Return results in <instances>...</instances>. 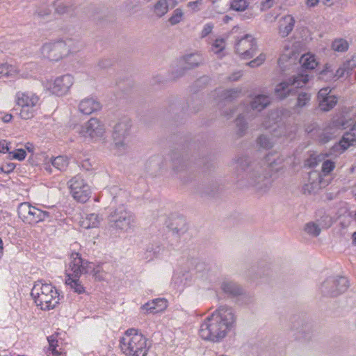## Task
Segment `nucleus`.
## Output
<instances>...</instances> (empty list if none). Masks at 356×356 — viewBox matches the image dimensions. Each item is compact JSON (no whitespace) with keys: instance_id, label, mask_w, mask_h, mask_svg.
<instances>
[{"instance_id":"18","label":"nucleus","mask_w":356,"mask_h":356,"mask_svg":"<svg viewBox=\"0 0 356 356\" xmlns=\"http://www.w3.org/2000/svg\"><path fill=\"white\" fill-rule=\"evenodd\" d=\"M105 132L104 125L97 118H90L83 127L82 133L91 138H102Z\"/></svg>"},{"instance_id":"63","label":"nucleus","mask_w":356,"mask_h":356,"mask_svg":"<svg viewBox=\"0 0 356 356\" xmlns=\"http://www.w3.org/2000/svg\"><path fill=\"white\" fill-rule=\"evenodd\" d=\"M241 76L242 72L241 71L235 72L228 77V80L230 81H236L241 78Z\"/></svg>"},{"instance_id":"59","label":"nucleus","mask_w":356,"mask_h":356,"mask_svg":"<svg viewBox=\"0 0 356 356\" xmlns=\"http://www.w3.org/2000/svg\"><path fill=\"white\" fill-rule=\"evenodd\" d=\"M276 0H264L261 3V8L262 10H266L270 8L275 3Z\"/></svg>"},{"instance_id":"7","label":"nucleus","mask_w":356,"mask_h":356,"mask_svg":"<svg viewBox=\"0 0 356 356\" xmlns=\"http://www.w3.org/2000/svg\"><path fill=\"white\" fill-rule=\"evenodd\" d=\"M309 81V75L298 74L286 81L278 83L275 88V95L280 100L296 95V89L302 88Z\"/></svg>"},{"instance_id":"64","label":"nucleus","mask_w":356,"mask_h":356,"mask_svg":"<svg viewBox=\"0 0 356 356\" xmlns=\"http://www.w3.org/2000/svg\"><path fill=\"white\" fill-rule=\"evenodd\" d=\"M345 74H346V70L342 65L339 68L337 69L336 72L334 73V77H337V79L343 76Z\"/></svg>"},{"instance_id":"28","label":"nucleus","mask_w":356,"mask_h":356,"mask_svg":"<svg viewBox=\"0 0 356 356\" xmlns=\"http://www.w3.org/2000/svg\"><path fill=\"white\" fill-rule=\"evenodd\" d=\"M295 25V19L291 15L282 17L280 21L279 33L282 38H285L292 31Z\"/></svg>"},{"instance_id":"37","label":"nucleus","mask_w":356,"mask_h":356,"mask_svg":"<svg viewBox=\"0 0 356 356\" xmlns=\"http://www.w3.org/2000/svg\"><path fill=\"white\" fill-rule=\"evenodd\" d=\"M68 164L69 161L66 156H58L51 160V165L59 171L65 170Z\"/></svg>"},{"instance_id":"30","label":"nucleus","mask_w":356,"mask_h":356,"mask_svg":"<svg viewBox=\"0 0 356 356\" xmlns=\"http://www.w3.org/2000/svg\"><path fill=\"white\" fill-rule=\"evenodd\" d=\"M296 94H297V101L293 107V109L296 111L299 112L300 110H301L302 108H303L305 107L308 106L310 104V101L312 99V94L309 92H303V91L298 92V90H297L298 88H296Z\"/></svg>"},{"instance_id":"53","label":"nucleus","mask_w":356,"mask_h":356,"mask_svg":"<svg viewBox=\"0 0 356 356\" xmlns=\"http://www.w3.org/2000/svg\"><path fill=\"white\" fill-rule=\"evenodd\" d=\"M9 154H12L13 159L18 161H23L26 156V152L23 149H17L15 152H9Z\"/></svg>"},{"instance_id":"4","label":"nucleus","mask_w":356,"mask_h":356,"mask_svg":"<svg viewBox=\"0 0 356 356\" xmlns=\"http://www.w3.org/2000/svg\"><path fill=\"white\" fill-rule=\"evenodd\" d=\"M120 347L127 356H147L150 346L147 339L134 328L126 330L120 339Z\"/></svg>"},{"instance_id":"27","label":"nucleus","mask_w":356,"mask_h":356,"mask_svg":"<svg viewBox=\"0 0 356 356\" xmlns=\"http://www.w3.org/2000/svg\"><path fill=\"white\" fill-rule=\"evenodd\" d=\"M356 143V122L353 124L349 131L343 134L339 145L342 151H345L350 146L355 145Z\"/></svg>"},{"instance_id":"21","label":"nucleus","mask_w":356,"mask_h":356,"mask_svg":"<svg viewBox=\"0 0 356 356\" xmlns=\"http://www.w3.org/2000/svg\"><path fill=\"white\" fill-rule=\"evenodd\" d=\"M322 179L321 173L316 171L311 172L309 174V183L302 186V193L304 194L315 193L318 189L325 186Z\"/></svg>"},{"instance_id":"48","label":"nucleus","mask_w":356,"mask_h":356,"mask_svg":"<svg viewBox=\"0 0 356 356\" xmlns=\"http://www.w3.org/2000/svg\"><path fill=\"white\" fill-rule=\"evenodd\" d=\"M184 13L180 8L175 9L172 16L169 18V22L171 25H175L179 23L183 17Z\"/></svg>"},{"instance_id":"46","label":"nucleus","mask_w":356,"mask_h":356,"mask_svg":"<svg viewBox=\"0 0 356 356\" xmlns=\"http://www.w3.org/2000/svg\"><path fill=\"white\" fill-rule=\"evenodd\" d=\"M249 5L247 0H232L231 2V8L234 10L241 12L246 10Z\"/></svg>"},{"instance_id":"41","label":"nucleus","mask_w":356,"mask_h":356,"mask_svg":"<svg viewBox=\"0 0 356 356\" xmlns=\"http://www.w3.org/2000/svg\"><path fill=\"white\" fill-rule=\"evenodd\" d=\"M21 109L19 111V115L22 119L29 120L34 116L35 111L38 109L36 106H30L27 105L20 106Z\"/></svg>"},{"instance_id":"50","label":"nucleus","mask_w":356,"mask_h":356,"mask_svg":"<svg viewBox=\"0 0 356 356\" xmlns=\"http://www.w3.org/2000/svg\"><path fill=\"white\" fill-rule=\"evenodd\" d=\"M335 168V163L331 160H326L323 161L321 167V171L323 175H328Z\"/></svg>"},{"instance_id":"55","label":"nucleus","mask_w":356,"mask_h":356,"mask_svg":"<svg viewBox=\"0 0 356 356\" xmlns=\"http://www.w3.org/2000/svg\"><path fill=\"white\" fill-rule=\"evenodd\" d=\"M50 13L51 9L47 6H44L43 8L35 11V16L38 18H42L48 16Z\"/></svg>"},{"instance_id":"32","label":"nucleus","mask_w":356,"mask_h":356,"mask_svg":"<svg viewBox=\"0 0 356 356\" xmlns=\"http://www.w3.org/2000/svg\"><path fill=\"white\" fill-rule=\"evenodd\" d=\"M15 67L8 63H0V79L13 78L17 75Z\"/></svg>"},{"instance_id":"10","label":"nucleus","mask_w":356,"mask_h":356,"mask_svg":"<svg viewBox=\"0 0 356 356\" xmlns=\"http://www.w3.org/2000/svg\"><path fill=\"white\" fill-rule=\"evenodd\" d=\"M71 42V39H67L45 43L41 48V53L49 60L57 61L72 50L70 47Z\"/></svg>"},{"instance_id":"51","label":"nucleus","mask_w":356,"mask_h":356,"mask_svg":"<svg viewBox=\"0 0 356 356\" xmlns=\"http://www.w3.org/2000/svg\"><path fill=\"white\" fill-rule=\"evenodd\" d=\"M346 70V74L348 75L350 72L356 67V54L353 55L350 60H346L343 64Z\"/></svg>"},{"instance_id":"42","label":"nucleus","mask_w":356,"mask_h":356,"mask_svg":"<svg viewBox=\"0 0 356 356\" xmlns=\"http://www.w3.org/2000/svg\"><path fill=\"white\" fill-rule=\"evenodd\" d=\"M332 48L335 51L344 52L348 49V43L344 39H336L332 42Z\"/></svg>"},{"instance_id":"45","label":"nucleus","mask_w":356,"mask_h":356,"mask_svg":"<svg viewBox=\"0 0 356 356\" xmlns=\"http://www.w3.org/2000/svg\"><path fill=\"white\" fill-rule=\"evenodd\" d=\"M305 231L308 234L316 237L320 234L321 229L317 224L310 222L305 225Z\"/></svg>"},{"instance_id":"47","label":"nucleus","mask_w":356,"mask_h":356,"mask_svg":"<svg viewBox=\"0 0 356 356\" xmlns=\"http://www.w3.org/2000/svg\"><path fill=\"white\" fill-rule=\"evenodd\" d=\"M241 93V89L238 88L229 89L225 91L224 98L228 101H232L238 98Z\"/></svg>"},{"instance_id":"49","label":"nucleus","mask_w":356,"mask_h":356,"mask_svg":"<svg viewBox=\"0 0 356 356\" xmlns=\"http://www.w3.org/2000/svg\"><path fill=\"white\" fill-rule=\"evenodd\" d=\"M219 190V186L217 182H212L210 185L204 187V193L207 195L213 197L217 194Z\"/></svg>"},{"instance_id":"40","label":"nucleus","mask_w":356,"mask_h":356,"mask_svg":"<svg viewBox=\"0 0 356 356\" xmlns=\"http://www.w3.org/2000/svg\"><path fill=\"white\" fill-rule=\"evenodd\" d=\"M257 143L260 147L266 149L272 148L275 144V141L271 136L264 134L258 137Z\"/></svg>"},{"instance_id":"16","label":"nucleus","mask_w":356,"mask_h":356,"mask_svg":"<svg viewBox=\"0 0 356 356\" xmlns=\"http://www.w3.org/2000/svg\"><path fill=\"white\" fill-rule=\"evenodd\" d=\"M74 79L70 74H65L57 77L49 85L51 92L58 96L66 94L73 85Z\"/></svg>"},{"instance_id":"1","label":"nucleus","mask_w":356,"mask_h":356,"mask_svg":"<svg viewBox=\"0 0 356 356\" xmlns=\"http://www.w3.org/2000/svg\"><path fill=\"white\" fill-rule=\"evenodd\" d=\"M284 161L283 156L277 152L255 160L248 156H238L232 161L236 184L239 188L252 187L258 193H265L272 186L273 174L282 168Z\"/></svg>"},{"instance_id":"11","label":"nucleus","mask_w":356,"mask_h":356,"mask_svg":"<svg viewBox=\"0 0 356 356\" xmlns=\"http://www.w3.org/2000/svg\"><path fill=\"white\" fill-rule=\"evenodd\" d=\"M349 287L347 277L344 276L330 277L321 286V291L324 296L336 297L344 293Z\"/></svg>"},{"instance_id":"15","label":"nucleus","mask_w":356,"mask_h":356,"mask_svg":"<svg viewBox=\"0 0 356 356\" xmlns=\"http://www.w3.org/2000/svg\"><path fill=\"white\" fill-rule=\"evenodd\" d=\"M172 168L176 171H181L191 165V163L193 162L195 165H198L199 163V152H195V155L192 156V159L188 156V154L181 155V153L177 150H173L169 155Z\"/></svg>"},{"instance_id":"24","label":"nucleus","mask_w":356,"mask_h":356,"mask_svg":"<svg viewBox=\"0 0 356 356\" xmlns=\"http://www.w3.org/2000/svg\"><path fill=\"white\" fill-rule=\"evenodd\" d=\"M220 289L229 297H237L243 294V288L236 282L231 280H225L222 282Z\"/></svg>"},{"instance_id":"54","label":"nucleus","mask_w":356,"mask_h":356,"mask_svg":"<svg viewBox=\"0 0 356 356\" xmlns=\"http://www.w3.org/2000/svg\"><path fill=\"white\" fill-rule=\"evenodd\" d=\"M266 56L264 54H261L259 56H257L255 59L250 61L248 63V65H249L251 67H255L261 65L263 62L265 60Z\"/></svg>"},{"instance_id":"34","label":"nucleus","mask_w":356,"mask_h":356,"mask_svg":"<svg viewBox=\"0 0 356 356\" xmlns=\"http://www.w3.org/2000/svg\"><path fill=\"white\" fill-rule=\"evenodd\" d=\"M163 250L162 248L157 244H149L147 246L144 258L147 261H151L154 258L158 257Z\"/></svg>"},{"instance_id":"20","label":"nucleus","mask_w":356,"mask_h":356,"mask_svg":"<svg viewBox=\"0 0 356 356\" xmlns=\"http://www.w3.org/2000/svg\"><path fill=\"white\" fill-rule=\"evenodd\" d=\"M167 227L173 234L180 236L188 229L186 220L181 216L173 215L166 221Z\"/></svg>"},{"instance_id":"31","label":"nucleus","mask_w":356,"mask_h":356,"mask_svg":"<svg viewBox=\"0 0 356 356\" xmlns=\"http://www.w3.org/2000/svg\"><path fill=\"white\" fill-rule=\"evenodd\" d=\"M182 60L186 69L191 70L199 66L200 63V54L197 52L186 54L183 56Z\"/></svg>"},{"instance_id":"35","label":"nucleus","mask_w":356,"mask_h":356,"mask_svg":"<svg viewBox=\"0 0 356 356\" xmlns=\"http://www.w3.org/2000/svg\"><path fill=\"white\" fill-rule=\"evenodd\" d=\"M100 218L96 213H90L82 221L81 226L85 229L97 227L99 225Z\"/></svg>"},{"instance_id":"58","label":"nucleus","mask_w":356,"mask_h":356,"mask_svg":"<svg viewBox=\"0 0 356 356\" xmlns=\"http://www.w3.org/2000/svg\"><path fill=\"white\" fill-rule=\"evenodd\" d=\"M213 28V24L211 23L206 24L204 26L203 30H202V38L206 37L209 33H211Z\"/></svg>"},{"instance_id":"44","label":"nucleus","mask_w":356,"mask_h":356,"mask_svg":"<svg viewBox=\"0 0 356 356\" xmlns=\"http://www.w3.org/2000/svg\"><path fill=\"white\" fill-rule=\"evenodd\" d=\"M334 78V72L332 67L329 65H325L323 70L319 73V79L325 81H331Z\"/></svg>"},{"instance_id":"3","label":"nucleus","mask_w":356,"mask_h":356,"mask_svg":"<svg viewBox=\"0 0 356 356\" xmlns=\"http://www.w3.org/2000/svg\"><path fill=\"white\" fill-rule=\"evenodd\" d=\"M31 296L38 307H40L42 310L47 311L54 309L63 298L54 286L43 280H38L35 282Z\"/></svg>"},{"instance_id":"8","label":"nucleus","mask_w":356,"mask_h":356,"mask_svg":"<svg viewBox=\"0 0 356 356\" xmlns=\"http://www.w3.org/2000/svg\"><path fill=\"white\" fill-rule=\"evenodd\" d=\"M135 222L134 216L123 206L111 211L108 216V225L115 230L127 232Z\"/></svg>"},{"instance_id":"17","label":"nucleus","mask_w":356,"mask_h":356,"mask_svg":"<svg viewBox=\"0 0 356 356\" xmlns=\"http://www.w3.org/2000/svg\"><path fill=\"white\" fill-rule=\"evenodd\" d=\"M328 88H323L318 92V106L323 111H329L332 109L337 103V98L334 95H330Z\"/></svg>"},{"instance_id":"5","label":"nucleus","mask_w":356,"mask_h":356,"mask_svg":"<svg viewBox=\"0 0 356 356\" xmlns=\"http://www.w3.org/2000/svg\"><path fill=\"white\" fill-rule=\"evenodd\" d=\"M70 268L72 275H67L65 284L78 294L86 292L85 287L79 280L81 274H88L93 270L92 263L82 259L78 252H72L70 255Z\"/></svg>"},{"instance_id":"39","label":"nucleus","mask_w":356,"mask_h":356,"mask_svg":"<svg viewBox=\"0 0 356 356\" xmlns=\"http://www.w3.org/2000/svg\"><path fill=\"white\" fill-rule=\"evenodd\" d=\"M70 0H58L54 2V8L56 13L58 14H64L70 11L71 8Z\"/></svg>"},{"instance_id":"29","label":"nucleus","mask_w":356,"mask_h":356,"mask_svg":"<svg viewBox=\"0 0 356 356\" xmlns=\"http://www.w3.org/2000/svg\"><path fill=\"white\" fill-rule=\"evenodd\" d=\"M271 98L269 95L260 94L256 95L250 102V106L252 110L261 111L270 105Z\"/></svg>"},{"instance_id":"36","label":"nucleus","mask_w":356,"mask_h":356,"mask_svg":"<svg viewBox=\"0 0 356 356\" xmlns=\"http://www.w3.org/2000/svg\"><path fill=\"white\" fill-rule=\"evenodd\" d=\"M216 168L215 157L213 154L202 156V172L211 171Z\"/></svg>"},{"instance_id":"6","label":"nucleus","mask_w":356,"mask_h":356,"mask_svg":"<svg viewBox=\"0 0 356 356\" xmlns=\"http://www.w3.org/2000/svg\"><path fill=\"white\" fill-rule=\"evenodd\" d=\"M49 211H44L40 208L32 206L29 202H22L17 208L19 217L23 222L28 224H36L42 221H51L58 217L59 212L54 207L49 208Z\"/></svg>"},{"instance_id":"2","label":"nucleus","mask_w":356,"mask_h":356,"mask_svg":"<svg viewBox=\"0 0 356 356\" xmlns=\"http://www.w3.org/2000/svg\"><path fill=\"white\" fill-rule=\"evenodd\" d=\"M236 317L232 307L222 305L202 323V339L219 343L234 329Z\"/></svg>"},{"instance_id":"52","label":"nucleus","mask_w":356,"mask_h":356,"mask_svg":"<svg viewBox=\"0 0 356 356\" xmlns=\"http://www.w3.org/2000/svg\"><path fill=\"white\" fill-rule=\"evenodd\" d=\"M186 71H188V70H186L184 66L176 70H174L171 72L170 79L171 80L175 81L182 77L185 74Z\"/></svg>"},{"instance_id":"43","label":"nucleus","mask_w":356,"mask_h":356,"mask_svg":"<svg viewBox=\"0 0 356 356\" xmlns=\"http://www.w3.org/2000/svg\"><path fill=\"white\" fill-rule=\"evenodd\" d=\"M236 125L237 127V135L240 137L243 136L248 128V125L244 117L241 114L238 115L236 119Z\"/></svg>"},{"instance_id":"22","label":"nucleus","mask_w":356,"mask_h":356,"mask_svg":"<svg viewBox=\"0 0 356 356\" xmlns=\"http://www.w3.org/2000/svg\"><path fill=\"white\" fill-rule=\"evenodd\" d=\"M167 307L168 302L165 298H156L143 305L140 310L145 314H156L165 310Z\"/></svg>"},{"instance_id":"23","label":"nucleus","mask_w":356,"mask_h":356,"mask_svg":"<svg viewBox=\"0 0 356 356\" xmlns=\"http://www.w3.org/2000/svg\"><path fill=\"white\" fill-rule=\"evenodd\" d=\"M102 108L101 104L92 97L85 98L79 104V111L84 115H90Z\"/></svg>"},{"instance_id":"9","label":"nucleus","mask_w":356,"mask_h":356,"mask_svg":"<svg viewBox=\"0 0 356 356\" xmlns=\"http://www.w3.org/2000/svg\"><path fill=\"white\" fill-rule=\"evenodd\" d=\"M131 127V122L127 117L122 118L113 127V138L119 154L124 153L128 147L127 138Z\"/></svg>"},{"instance_id":"14","label":"nucleus","mask_w":356,"mask_h":356,"mask_svg":"<svg viewBox=\"0 0 356 356\" xmlns=\"http://www.w3.org/2000/svg\"><path fill=\"white\" fill-rule=\"evenodd\" d=\"M291 329L296 331V339L301 342H309L314 337L313 327L304 319L294 316L291 319Z\"/></svg>"},{"instance_id":"19","label":"nucleus","mask_w":356,"mask_h":356,"mask_svg":"<svg viewBox=\"0 0 356 356\" xmlns=\"http://www.w3.org/2000/svg\"><path fill=\"white\" fill-rule=\"evenodd\" d=\"M200 81L199 79H196L188 87V95L187 98V104L188 107L191 108L195 113H197L200 110Z\"/></svg>"},{"instance_id":"12","label":"nucleus","mask_w":356,"mask_h":356,"mask_svg":"<svg viewBox=\"0 0 356 356\" xmlns=\"http://www.w3.org/2000/svg\"><path fill=\"white\" fill-rule=\"evenodd\" d=\"M235 51L243 59H250L257 52L256 40L250 34L235 38Z\"/></svg>"},{"instance_id":"60","label":"nucleus","mask_w":356,"mask_h":356,"mask_svg":"<svg viewBox=\"0 0 356 356\" xmlns=\"http://www.w3.org/2000/svg\"><path fill=\"white\" fill-rule=\"evenodd\" d=\"M47 340L49 345V349H53L57 347L58 346V340L56 339V337L54 335H51L49 337H47Z\"/></svg>"},{"instance_id":"62","label":"nucleus","mask_w":356,"mask_h":356,"mask_svg":"<svg viewBox=\"0 0 356 356\" xmlns=\"http://www.w3.org/2000/svg\"><path fill=\"white\" fill-rule=\"evenodd\" d=\"M8 143L6 140L0 141V152L6 153L9 151Z\"/></svg>"},{"instance_id":"57","label":"nucleus","mask_w":356,"mask_h":356,"mask_svg":"<svg viewBox=\"0 0 356 356\" xmlns=\"http://www.w3.org/2000/svg\"><path fill=\"white\" fill-rule=\"evenodd\" d=\"M204 268L202 269V273H204V275H202V277L207 275V278L211 280L213 274L209 273H213L216 267L209 266L208 268H206L207 265L205 264H204Z\"/></svg>"},{"instance_id":"61","label":"nucleus","mask_w":356,"mask_h":356,"mask_svg":"<svg viewBox=\"0 0 356 356\" xmlns=\"http://www.w3.org/2000/svg\"><path fill=\"white\" fill-rule=\"evenodd\" d=\"M112 65V61L110 59H104L99 62L98 65L102 69H105Z\"/></svg>"},{"instance_id":"25","label":"nucleus","mask_w":356,"mask_h":356,"mask_svg":"<svg viewBox=\"0 0 356 356\" xmlns=\"http://www.w3.org/2000/svg\"><path fill=\"white\" fill-rule=\"evenodd\" d=\"M165 166L163 158L159 155H156L147 161L145 168L151 175L156 176Z\"/></svg>"},{"instance_id":"38","label":"nucleus","mask_w":356,"mask_h":356,"mask_svg":"<svg viewBox=\"0 0 356 356\" xmlns=\"http://www.w3.org/2000/svg\"><path fill=\"white\" fill-rule=\"evenodd\" d=\"M168 8V0H159L154 6V12L156 16L161 17L167 13Z\"/></svg>"},{"instance_id":"13","label":"nucleus","mask_w":356,"mask_h":356,"mask_svg":"<svg viewBox=\"0 0 356 356\" xmlns=\"http://www.w3.org/2000/svg\"><path fill=\"white\" fill-rule=\"evenodd\" d=\"M70 193L73 198L81 203L86 202L90 197V186L85 183L79 175L72 177L68 181Z\"/></svg>"},{"instance_id":"33","label":"nucleus","mask_w":356,"mask_h":356,"mask_svg":"<svg viewBox=\"0 0 356 356\" xmlns=\"http://www.w3.org/2000/svg\"><path fill=\"white\" fill-rule=\"evenodd\" d=\"M299 62L304 70H314L317 65L314 56L309 54L302 55Z\"/></svg>"},{"instance_id":"56","label":"nucleus","mask_w":356,"mask_h":356,"mask_svg":"<svg viewBox=\"0 0 356 356\" xmlns=\"http://www.w3.org/2000/svg\"><path fill=\"white\" fill-rule=\"evenodd\" d=\"M15 165L13 163H8L0 167V173L9 174L14 170Z\"/></svg>"},{"instance_id":"26","label":"nucleus","mask_w":356,"mask_h":356,"mask_svg":"<svg viewBox=\"0 0 356 356\" xmlns=\"http://www.w3.org/2000/svg\"><path fill=\"white\" fill-rule=\"evenodd\" d=\"M17 103L19 106L29 105L38 107L40 97L32 92H18Z\"/></svg>"}]
</instances>
